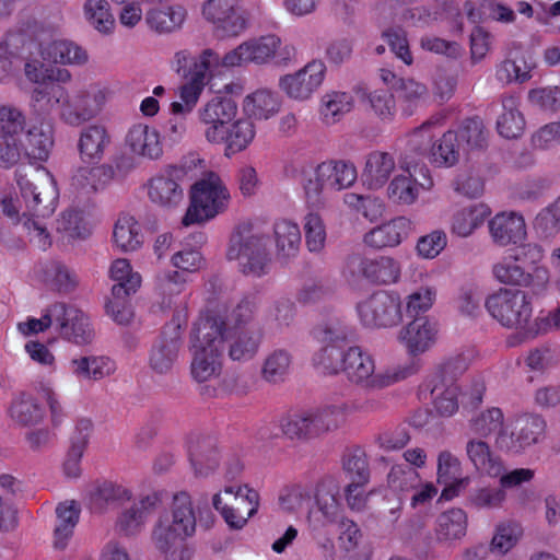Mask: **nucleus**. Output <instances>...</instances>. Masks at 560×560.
Instances as JSON below:
<instances>
[{"label": "nucleus", "mask_w": 560, "mask_h": 560, "mask_svg": "<svg viewBox=\"0 0 560 560\" xmlns=\"http://www.w3.org/2000/svg\"><path fill=\"white\" fill-rule=\"evenodd\" d=\"M197 520L209 529L214 515L208 506L207 495L198 501L197 512L187 491L174 493L171 515H161L151 534L155 549L164 556V560H190L194 550L186 544L187 538L196 532Z\"/></svg>", "instance_id": "obj_1"}, {"label": "nucleus", "mask_w": 560, "mask_h": 560, "mask_svg": "<svg viewBox=\"0 0 560 560\" xmlns=\"http://www.w3.org/2000/svg\"><path fill=\"white\" fill-rule=\"evenodd\" d=\"M15 180L26 210L22 215L46 218L54 213L58 189L52 176L44 168L21 166L15 171Z\"/></svg>", "instance_id": "obj_2"}, {"label": "nucleus", "mask_w": 560, "mask_h": 560, "mask_svg": "<svg viewBox=\"0 0 560 560\" xmlns=\"http://www.w3.org/2000/svg\"><path fill=\"white\" fill-rule=\"evenodd\" d=\"M268 241V236L254 233L252 225L238 226L231 236L226 257L237 260L244 275L260 277L268 272L270 264Z\"/></svg>", "instance_id": "obj_3"}, {"label": "nucleus", "mask_w": 560, "mask_h": 560, "mask_svg": "<svg viewBox=\"0 0 560 560\" xmlns=\"http://www.w3.org/2000/svg\"><path fill=\"white\" fill-rule=\"evenodd\" d=\"M217 322L198 320L192 331L191 375L197 382H206L219 374L221 369L220 337L215 334Z\"/></svg>", "instance_id": "obj_4"}, {"label": "nucleus", "mask_w": 560, "mask_h": 560, "mask_svg": "<svg viewBox=\"0 0 560 560\" xmlns=\"http://www.w3.org/2000/svg\"><path fill=\"white\" fill-rule=\"evenodd\" d=\"M338 366L323 368L329 374H336L343 371L348 378L359 385L369 389H381L394 383L397 380L405 378L412 374L415 370L408 369L396 373L389 374H375L374 361L368 353L363 352L358 346L349 347L347 351L341 353Z\"/></svg>", "instance_id": "obj_5"}, {"label": "nucleus", "mask_w": 560, "mask_h": 560, "mask_svg": "<svg viewBox=\"0 0 560 560\" xmlns=\"http://www.w3.org/2000/svg\"><path fill=\"white\" fill-rule=\"evenodd\" d=\"M340 418L337 407L327 406L289 415L281 420L280 427L288 439L305 442L338 429Z\"/></svg>", "instance_id": "obj_6"}, {"label": "nucleus", "mask_w": 560, "mask_h": 560, "mask_svg": "<svg viewBox=\"0 0 560 560\" xmlns=\"http://www.w3.org/2000/svg\"><path fill=\"white\" fill-rule=\"evenodd\" d=\"M534 296L524 290L500 289L488 296L486 307L502 326L525 328L532 317Z\"/></svg>", "instance_id": "obj_7"}, {"label": "nucleus", "mask_w": 560, "mask_h": 560, "mask_svg": "<svg viewBox=\"0 0 560 560\" xmlns=\"http://www.w3.org/2000/svg\"><path fill=\"white\" fill-rule=\"evenodd\" d=\"M314 336L322 345L314 355V363L322 368H336L341 353L350 347L355 334L345 318L331 316L315 327Z\"/></svg>", "instance_id": "obj_8"}, {"label": "nucleus", "mask_w": 560, "mask_h": 560, "mask_svg": "<svg viewBox=\"0 0 560 560\" xmlns=\"http://www.w3.org/2000/svg\"><path fill=\"white\" fill-rule=\"evenodd\" d=\"M229 194L219 183L214 175L207 179H201L191 186L190 206L184 215L182 223L188 226L194 223H201L214 218L223 211L226 205Z\"/></svg>", "instance_id": "obj_9"}, {"label": "nucleus", "mask_w": 560, "mask_h": 560, "mask_svg": "<svg viewBox=\"0 0 560 560\" xmlns=\"http://www.w3.org/2000/svg\"><path fill=\"white\" fill-rule=\"evenodd\" d=\"M341 470L347 480L345 499L352 510H362L368 500L365 487L370 482L371 470L365 451L355 445L346 448L341 457Z\"/></svg>", "instance_id": "obj_10"}, {"label": "nucleus", "mask_w": 560, "mask_h": 560, "mask_svg": "<svg viewBox=\"0 0 560 560\" xmlns=\"http://www.w3.org/2000/svg\"><path fill=\"white\" fill-rule=\"evenodd\" d=\"M237 115V103L228 95H215L198 109L200 122L207 126L206 139L211 143L223 141L224 128Z\"/></svg>", "instance_id": "obj_11"}, {"label": "nucleus", "mask_w": 560, "mask_h": 560, "mask_svg": "<svg viewBox=\"0 0 560 560\" xmlns=\"http://www.w3.org/2000/svg\"><path fill=\"white\" fill-rule=\"evenodd\" d=\"M358 313L366 327H392L401 320L399 298L385 291L375 292L359 303Z\"/></svg>", "instance_id": "obj_12"}, {"label": "nucleus", "mask_w": 560, "mask_h": 560, "mask_svg": "<svg viewBox=\"0 0 560 560\" xmlns=\"http://www.w3.org/2000/svg\"><path fill=\"white\" fill-rule=\"evenodd\" d=\"M514 258L504 259L493 266V275L498 281L509 285L526 287L532 295L541 294L547 287L549 277L544 268H534L533 272L517 264Z\"/></svg>", "instance_id": "obj_13"}, {"label": "nucleus", "mask_w": 560, "mask_h": 560, "mask_svg": "<svg viewBox=\"0 0 560 560\" xmlns=\"http://www.w3.org/2000/svg\"><path fill=\"white\" fill-rule=\"evenodd\" d=\"M346 268L352 277L361 276L377 284L396 282L400 273L398 262L387 256L369 259L360 254H352L347 258Z\"/></svg>", "instance_id": "obj_14"}, {"label": "nucleus", "mask_w": 560, "mask_h": 560, "mask_svg": "<svg viewBox=\"0 0 560 560\" xmlns=\"http://www.w3.org/2000/svg\"><path fill=\"white\" fill-rule=\"evenodd\" d=\"M326 66L320 60H313L302 69L280 78V89L290 97L307 100L323 83Z\"/></svg>", "instance_id": "obj_15"}, {"label": "nucleus", "mask_w": 560, "mask_h": 560, "mask_svg": "<svg viewBox=\"0 0 560 560\" xmlns=\"http://www.w3.org/2000/svg\"><path fill=\"white\" fill-rule=\"evenodd\" d=\"M56 330L59 335L77 345L90 343L94 337L89 317L74 305L57 302L54 310Z\"/></svg>", "instance_id": "obj_16"}, {"label": "nucleus", "mask_w": 560, "mask_h": 560, "mask_svg": "<svg viewBox=\"0 0 560 560\" xmlns=\"http://www.w3.org/2000/svg\"><path fill=\"white\" fill-rule=\"evenodd\" d=\"M264 337L261 326H249L245 330H225L221 331L220 347L222 351L226 348L231 360L247 362L258 353Z\"/></svg>", "instance_id": "obj_17"}, {"label": "nucleus", "mask_w": 560, "mask_h": 560, "mask_svg": "<svg viewBox=\"0 0 560 560\" xmlns=\"http://www.w3.org/2000/svg\"><path fill=\"white\" fill-rule=\"evenodd\" d=\"M241 0H208L202 7L203 16L225 36L238 35L245 28Z\"/></svg>", "instance_id": "obj_18"}, {"label": "nucleus", "mask_w": 560, "mask_h": 560, "mask_svg": "<svg viewBox=\"0 0 560 560\" xmlns=\"http://www.w3.org/2000/svg\"><path fill=\"white\" fill-rule=\"evenodd\" d=\"M546 421L540 415L527 413L516 420L510 436L500 433L498 444L501 448L518 453L521 450L536 444L545 435Z\"/></svg>", "instance_id": "obj_19"}, {"label": "nucleus", "mask_w": 560, "mask_h": 560, "mask_svg": "<svg viewBox=\"0 0 560 560\" xmlns=\"http://www.w3.org/2000/svg\"><path fill=\"white\" fill-rule=\"evenodd\" d=\"M105 95L102 91L80 90L61 108L60 118L69 126L79 127L95 118L102 110Z\"/></svg>", "instance_id": "obj_20"}, {"label": "nucleus", "mask_w": 560, "mask_h": 560, "mask_svg": "<svg viewBox=\"0 0 560 560\" xmlns=\"http://www.w3.org/2000/svg\"><path fill=\"white\" fill-rule=\"evenodd\" d=\"M189 462L197 477H207L220 464V452L213 435L192 433L188 440Z\"/></svg>", "instance_id": "obj_21"}, {"label": "nucleus", "mask_w": 560, "mask_h": 560, "mask_svg": "<svg viewBox=\"0 0 560 560\" xmlns=\"http://www.w3.org/2000/svg\"><path fill=\"white\" fill-rule=\"evenodd\" d=\"M186 175L182 166H171L166 174L153 177L149 185V198L163 208L177 207L184 198L179 180Z\"/></svg>", "instance_id": "obj_22"}, {"label": "nucleus", "mask_w": 560, "mask_h": 560, "mask_svg": "<svg viewBox=\"0 0 560 560\" xmlns=\"http://www.w3.org/2000/svg\"><path fill=\"white\" fill-rule=\"evenodd\" d=\"M179 347L180 320L174 317L172 322L164 327L160 339L152 348L150 366L156 373H167L177 358Z\"/></svg>", "instance_id": "obj_23"}, {"label": "nucleus", "mask_w": 560, "mask_h": 560, "mask_svg": "<svg viewBox=\"0 0 560 560\" xmlns=\"http://www.w3.org/2000/svg\"><path fill=\"white\" fill-rule=\"evenodd\" d=\"M431 127L432 122L425 121L415 128L409 135L407 148L401 160V168L408 173H410V170H413V173H416L418 167L421 173L423 170L428 171L421 163L425 160L431 162L434 147V136L431 133Z\"/></svg>", "instance_id": "obj_24"}, {"label": "nucleus", "mask_w": 560, "mask_h": 560, "mask_svg": "<svg viewBox=\"0 0 560 560\" xmlns=\"http://www.w3.org/2000/svg\"><path fill=\"white\" fill-rule=\"evenodd\" d=\"M113 165L80 166L71 176L70 187L77 198L88 199L113 180Z\"/></svg>", "instance_id": "obj_25"}, {"label": "nucleus", "mask_w": 560, "mask_h": 560, "mask_svg": "<svg viewBox=\"0 0 560 560\" xmlns=\"http://www.w3.org/2000/svg\"><path fill=\"white\" fill-rule=\"evenodd\" d=\"M438 324L428 316H416L401 329L399 339L409 353L417 355L429 350L436 340Z\"/></svg>", "instance_id": "obj_26"}, {"label": "nucleus", "mask_w": 560, "mask_h": 560, "mask_svg": "<svg viewBox=\"0 0 560 560\" xmlns=\"http://www.w3.org/2000/svg\"><path fill=\"white\" fill-rule=\"evenodd\" d=\"M492 241L498 246L517 245L526 237V224L522 215L515 212H502L488 223Z\"/></svg>", "instance_id": "obj_27"}, {"label": "nucleus", "mask_w": 560, "mask_h": 560, "mask_svg": "<svg viewBox=\"0 0 560 560\" xmlns=\"http://www.w3.org/2000/svg\"><path fill=\"white\" fill-rule=\"evenodd\" d=\"M112 137L104 125L93 124L84 127L78 140V151L82 162L97 164L103 160Z\"/></svg>", "instance_id": "obj_28"}, {"label": "nucleus", "mask_w": 560, "mask_h": 560, "mask_svg": "<svg viewBox=\"0 0 560 560\" xmlns=\"http://www.w3.org/2000/svg\"><path fill=\"white\" fill-rule=\"evenodd\" d=\"M256 304L249 298L242 299L224 317L215 313H208L198 320L217 322V336L225 330H245L249 326H259L255 323Z\"/></svg>", "instance_id": "obj_29"}, {"label": "nucleus", "mask_w": 560, "mask_h": 560, "mask_svg": "<svg viewBox=\"0 0 560 560\" xmlns=\"http://www.w3.org/2000/svg\"><path fill=\"white\" fill-rule=\"evenodd\" d=\"M410 229V220L398 217L368 232L364 235V243L376 249L395 247L408 236Z\"/></svg>", "instance_id": "obj_30"}, {"label": "nucleus", "mask_w": 560, "mask_h": 560, "mask_svg": "<svg viewBox=\"0 0 560 560\" xmlns=\"http://www.w3.org/2000/svg\"><path fill=\"white\" fill-rule=\"evenodd\" d=\"M8 415L16 425L25 428L39 424L45 411L32 394L20 392L12 398Z\"/></svg>", "instance_id": "obj_31"}, {"label": "nucleus", "mask_w": 560, "mask_h": 560, "mask_svg": "<svg viewBox=\"0 0 560 560\" xmlns=\"http://www.w3.org/2000/svg\"><path fill=\"white\" fill-rule=\"evenodd\" d=\"M459 475L460 462L450 452H441L438 458V481L445 485L441 498L453 499L468 485L469 479L459 478Z\"/></svg>", "instance_id": "obj_32"}, {"label": "nucleus", "mask_w": 560, "mask_h": 560, "mask_svg": "<svg viewBox=\"0 0 560 560\" xmlns=\"http://www.w3.org/2000/svg\"><path fill=\"white\" fill-rule=\"evenodd\" d=\"M126 144L140 156L158 159L162 154L159 132L147 125H135L127 133Z\"/></svg>", "instance_id": "obj_33"}, {"label": "nucleus", "mask_w": 560, "mask_h": 560, "mask_svg": "<svg viewBox=\"0 0 560 560\" xmlns=\"http://www.w3.org/2000/svg\"><path fill=\"white\" fill-rule=\"evenodd\" d=\"M395 170V160L387 152H371L365 161L362 180L371 189H378L388 180Z\"/></svg>", "instance_id": "obj_34"}, {"label": "nucleus", "mask_w": 560, "mask_h": 560, "mask_svg": "<svg viewBox=\"0 0 560 560\" xmlns=\"http://www.w3.org/2000/svg\"><path fill=\"white\" fill-rule=\"evenodd\" d=\"M317 175L328 189L341 190L355 182L357 170L352 163L329 161L323 162L317 166Z\"/></svg>", "instance_id": "obj_35"}, {"label": "nucleus", "mask_w": 560, "mask_h": 560, "mask_svg": "<svg viewBox=\"0 0 560 560\" xmlns=\"http://www.w3.org/2000/svg\"><path fill=\"white\" fill-rule=\"evenodd\" d=\"M466 453L474 467L482 474L499 477L504 470L500 457L494 455L488 443L482 440H469Z\"/></svg>", "instance_id": "obj_36"}, {"label": "nucleus", "mask_w": 560, "mask_h": 560, "mask_svg": "<svg viewBox=\"0 0 560 560\" xmlns=\"http://www.w3.org/2000/svg\"><path fill=\"white\" fill-rule=\"evenodd\" d=\"M340 486L331 476H324L316 485L315 501L327 522H336L339 513L338 495Z\"/></svg>", "instance_id": "obj_37"}, {"label": "nucleus", "mask_w": 560, "mask_h": 560, "mask_svg": "<svg viewBox=\"0 0 560 560\" xmlns=\"http://www.w3.org/2000/svg\"><path fill=\"white\" fill-rule=\"evenodd\" d=\"M40 55L46 61L62 65H82L88 60L86 51L81 46L67 39L48 43L43 46Z\"/></svg>", "instance_id": "obj_38"}, {"label": "nucleus", "mask_w": 560, "mask_h": 560, "mask_svg": "<svg viewBox=\"0 0 560 560\" xmlns=\"http://www.w3.org/2000/svg\"><path fill=\"white\" fill-rule=\"evenodd\" d=\"M92 425V421L89 419H80L77 422L74 435L71 438V446L63 464L68 477L75 478L81 472L80 460L86 447Z\"/></svg>", "instance_id": "obj_39"}, {"label": "nucleus", "mask_w": 560, "mask_h": 560, "mask_svg": "<svg viewBox=\"0 0 560 560\" xmlns=\"http://www.w3.org/2000/svg\"><path fill=\"white\" fill-rule=\"evenodd\" d=\"M467 530V515L462 509H451L436 518L435 534L439 541L463 538Z\"/></svg>", "instance_id": "obj_40"}, {"label": "nucleus", "mask_w": 560, "mask_h": 560, "mask_svg": "<svg viewBox=\"0 0 560 560\" xmlns=\"http://www.w3.org/2000/svg\"><path fill=\"white\" fill-rule=\"evenodd\" d=\"M54 145L52 130L50 127L34 126L25 135L22 142L23 151L30 160L44 162L48 159Z\"/></svg>", "instance_id": "obj_41"}, {"label": "nucleus", "mask_w": 560, "mask_h": 560, "mask_svg": "<svg viewBox=\"0 0 560 560\" xmlns=\"http://www.w3.org/2000/svg\"><path fill=\"white\" fill-rule=\"evenodd\" d=\"M503 113L497 120L498 132L506 139H516L522 136L525 128V119L517 109V101L514 96L502 97Z\"/></svg>", "instance_id": "obj_42"}, {"label": "nucleus", "mask_w": 560, "mask_h": 560, "mask_svg": "<svg viewBox=\"0 0 560 560\" xmlns=\"http://www.w3.org/2000/svg\"><path fill=\"white\" fill-rule=\"evenodd\" d=\"M80 506L75 501L59 503L56 508L58 524L55 527V547L65 548L66 541L72 536L73 529L79 522Z\"/></svg>", "instance_id": "obj_43"}, {"label": "nucleus", "mask_w": 560, "mask_h": 560, "mask_svg": "<svg viewBox=\"0 0 560 560\" xmlns=\"http://www.w3.org/2000/svg\"><path fill=\"white\" fill-rule=\"evenodd\" d=\"M280 109L278 96L268 90H258L244 100V112L255 119H269Z\"/></svg>", "instance_id": "obj_44"}, {"label": "nucleus", "mask_w": 560, "mask_h": 560, "mask_svg": "<svg viewBox=\"0 0 560 560\" xmlns=\"http://www.w3.org/2000/svg\"><path fill=\"white\" fill-rule=\"evenodd\" d=\"M458 142L465 150H483L488 145V132L479 117L466 118L457 130H454Z\"/></svg>", "instance_id": "obj_45"}, {"label": "nucleus", "mask_w": 560, "mask_h": 560, "mask_svg": "<svg viewBox=\"0 0 560 560\" xmlns=\"http://www.w3.org/2000/svg\"><path fill=\"white\" fill-rule=\"evenodd\" d=\"M223 141L225 154H234L247 148L255 137V126L248 118L234 121L229 128H224Z\"/></svg>", "instance_id": "obj_46"}, {"label": "nucleus", "mask_w": 560, "mask_h": 560, "mask_svg": "<svg viewBox=\"0 0 560 560\" xmlns=\"http://www.w3.org/2000/svg\"><path fill=\"white\" fill-rule=\"evenodd\" d=\"M490 214L488 206L480 203L457 211L452 221V232L460 237L469 236Z\"/></svg>", "instance_id": "obj_47"}, {"label": "nucleus", "mask_w": 560, "mask_h": 560, "mask_svg": "<svg viewBox=\"0 0 560 560\" xmlns=\"http://www.w3.org/2000/svg\"><path fill=\"white\" fill-rule=\"evenodd\" d=\"M131 499V492L122 486L105 481L98 485L90 494V506L102 513L108 505L120 504Z\"/></svg>", "instance_id": "obj_48"}, {"label": "nucleus", "mask_w": 560, "mask_h": 560, "mask_svg": "<svg viewBox=\"0 0 560 560\" xmlns=\"http://www.w3.org/2000/svg\"><path fill=\"white\" fill-rule=\"evenodd\" d=\"M277 253L279 257H294L301 245V232L299 226L287 220L276 222L273 226Z\"/></svg>", "instance_id": "obj_49"}, {"label": "nucleus", "mask_w": 560, "mask_h": 560, "mask_svg": "<svg viewBox=\"0 0 560 560\" xmlns=\"http://www.w3.org/2000/svg\"><path fill=\"white\" fill-rule=\"evenodd\" d=\"M463 151L454 130L443 133L438 142H434L431 163L439 167H452L458 163Z\"/></svg>", "instance_id": "obj_50"}, {"label": "nucleus", "mask_w": 560, "mask_h": 560, "mask_svg": "<svg viewBox=\"0 0 560 560\" xmlns=\"http://www.w3.org/2000/svg\"><path fill=\"white\" fill-rule=\"evenodd\" d=\"M354 93L360 102L369 103L374 113L382 119H390L395 113L394 95L387 90L369 93L364 86H355Z\"/></svg>", "instance_id": "obj_51"}, {"label": "nucleus", "mask_w": 560, "mask_h": 560, "mask_svg": "<svg viewBox=\"0 0 560 560\" xmlns=\"http://www.w3.org/2000/svg\"><path fill=\"white\" fill-rule=\"evenodd\" d=\"M72 372L79 378L98 381L113 371L110 362L104 357H81L71 360Z\"/></svg>", "instance_id": "obj_52"}, {"label": "nucleus", "mask_w": 560, "mask_h": 560, "mask_svg": "<svg viewBox=\"0 0 560 560\" xmlns=\"http://www.w3.org/2000/svg\"><path fill=\"white\" fill-rule=\"evenodd\" d=\"M431 396L436 412L442 417H451L458 410L459 387L432 382Z\"/></svg>", "instance_id": "obj_53"}, {"label": "nucleus", "mask_w": 560, "mask_h": 560, "mask_svg": "<svg viewBox=\"0 0 560 560\" xmlns=\"http://www.w3.org/2000/svg\"><path fill=\"white\" fill-rule=\"evenodd\" d=\"M187 278L179 270H163L155 277V288L163 296L162 307H172V298L183 292Z\"/></svg>", "instance_id": "obj_54"}, {"label": "nucleus", "mask_w": 560, "mask_h": 560, "mask_svg": "<svg viewBox=\"0 0 560 560\" xmlns=\"http://www.w3.org/2000/svg\"><path fill=\"white\" fill-rule=\"evenodd\" d=\"M534 229L539 238H553L560 232V196L541 209L534 221Z\"/></svg>", "instance_id": "obj_55"}, {"label": "nucleus", "mask_w": 560, "mask_h": 560, "mask_svg": "<svg viewBox=\"0 0 560 560\" xmlns=\"http://www.w3.org/2000/svg\"><path fill=\"white\" fill-rule=\"evenodd\" d=\"M185 11L182 7H167L152 10L147 15V22L152 30L159 33H170L182 25Z\"/></svg>", "instance_id": "obj_56"}, {"label": "nucleus", "mask_w": 560, "mask_h": 560, "mask_svg": "<svg viewBox=\"0 0 560 560\" xmlns=\"http://www.w3.org/2000/svg\"><path fill=\"white\" fill-rule=\"evenodd\" d=\"M291 354L284 349H277L269 353L261 368V377L272 384L284 380L291 364Z\"/></svg>", "instance_id": "obj_57"}, {"label": "nucleus", "mask_w": 560, "mask_h": 560, "mask_svg": "<svg viewBox=\"0 0 560 560\" xmlns=\"http://www.w3.org/2000/svg\"><path fill=\"white\" fill-rule=\"evenodd\" d=\"M130 295L121 285L112 288V298L105 304V310L118 325H128L133 318V310L128 300Z\"/></svg>", "instance_id": "obj_58"}, {"label": "nucleus", "mask_w": 560, "mask_h": 560, "mask_svg": "<svg viewBox=\"0 0 560 560\" xmlns=\"http://www.w3.org/2000/svg\"><path fill=\"white\" fill-rule=\"evenodd\" d=\"M281 40L276 35L261 36L257 39L244 42L248 62L262 65L276 56Z\"/></svg>", "instance_id": "obj_59"}, {"label": "nucleus", "mask_w": 560, "mask_h": 560, "mask_svg": "<svg viewBox=\"0 0 560 560\" xmlns=\"http://www.w3.org/2000/svg\"><path fill=\"white\" fill-rule=\"evenodd\" d=\"M113 238L122 252L136 250L142 243L139 226L132 218L118 219L114 226Z\"/></svg>", "instance_id": "obj_60"}, {"label": "nucleus", "mask_w": 560, "mask_h": 560, "mask_svg": "<svg viewBox=\"0 0 560 560\" xmlns=\"http://www.w3.org/2000/svg\"><path fill=\"white\" fill-rule=\"evenodd\" d=\"M83 9L86 20L95 30L104 34L112 32L115 19L107 0H86Z\"/></svg>", "instance_id": "obj_61"}, {"label": "nucleus", "mask_w": 560, "mask_h": 560, "mask_svg": "<svg viewBox=\"0 0 560 560\" xmlns=\"http://www.w3.org/2000/svg\"><path fill=\"white\" fill-rule=\"evenodd\" d=\"M413 173L409 176L398 175L389 184L387 194L389 199L398 205H411L418 198L419 189L416 179H412Z\"/></svg>", "instance_id": "obj_62"}, {"label": "nucleus", "mask_w": 560, "mask_h": 560, "mask_svg": "<svg viewBox=\"0 0 560 560\" xmlns=\"http://www.w3.org/2000/svg\"><path fill=\"white\" fill-rule=\"evenodd\" d=\"M44 272L60 292H70L77 287L74 272L62 261L48 260L45 264Z\"/></svg>", "instance_id": "obj_63"}, {"label": "nucleus", "mask_w": 560, "mask_h": 560, "mask_svg": "<svg viewBox=\"0 0 560 560\" xmlns=\"http://www.w3.org/2000/svg\"><path fill=\"white\" fill-rule=\"evenodd\" d=\"M322 115L326 122H335L340 115L350 112L352 97L345 92H331L323 96Z\"/></svg>", "instance_id": "obj_64"}]
</instances>
